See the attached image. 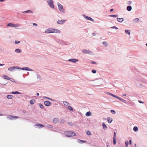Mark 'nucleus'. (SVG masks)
Wrapping results in <instances>:
<instances>
[{"label":"nucleus","instance_id":"0eeeda50","mask_svg":"<svg viewBox=\"0 0 147 147\" xmlns=\"http://www.w3.org/2000/svg\"><path fill=\"white\" fill-rule=\"evenodd\" d=\"M7 26L11 27L16 28L18 27V25L17 24H14L11 23H9L7 25Z\"/></svg>","mask_w":147,"mask_h":147},{"label":"nucleus","instance_id":"4468645a","mask_svg":"<svg viewBox=\"0 0 147 147\" xmlns=\"http://www.w3.org/2000/svg\"><path fill=\"white\" fill-rule=\"evenodd\" d=\"M69 61H71L73 63H76L78 61V59H71L68 60Z\"/></svg>","mask_w":147,"mask_h":147},{"label":"nucleus","instance_id":"dca6fc26","mask_svg":"<svg viewBox=\"0 0 147 147\" xmlns=\"http://www.w3.org/2000/svg\"><path fill=\"white\" fill-rule=\"evenodd\" d=\"M77 142L78 143L83 144L84 143H86V141L84 140H82L79 139H78L77 140Z\"/></svg>","mask_w":147,"mask_h":147},{"label":"nucleus","instance_id":"4c0bfd02","mask_svg":"<svg viewBox=\"0 0 147 147\" xmlns=\"http://www.w3.org/2000/svg\"><path fill=\"white\" fill-rule=\"evenodd\" d=\"M9 80L11 81V82H14V83H16V84H18L16 81H15V80L13 79L12 78H11V79H10Z\"/></svg>","mask_w":147,"mask_h":147},{"label":"nucleus","instance_id":"5701e85b","mask_svg":"<svg viewBox=\"0 0 147 147\" xmlns=\"http://www.w3.org/2000/svg\"><path fill=\"white\" fill-rule=\"evenodd\" d=\"M85 115L87 117L90 116L92 115V113L90 111H88L86 113Z\"/></svg>","mask_w":147,"mask_h":147},{"label":"nucleus","instance_id":"680f3d73","mask_svg":"<svg viewBox=\"0 0 147 147\" xmlns=\"http://www.w3.org/2000/svg\"><path fill=\"white\" fill-rule=\"evenodd\" d=\"M49 100H50L51 101H53V102H55V99H53V98H50L49 99Z\"/></svg>","mask_w":147,"mask_h":147},{"label":"nucleus","instance_id":"20e7f679","mask_svg":"<svg viewBox=\"0 0 147 147\" xmlns=\"http://www.w3.org/2000/svg\"><path fill=\"white\" fill-rule=\"evenodd\" d=\"M20 117L17 116H13L12 115H10L9 116L7 117L8 119H9L11 120L16 119H17L19 118Z\"/></svg>","mask_w":147,"mask_h":147},{"label":"nucleus","instance_id":"c756f323","mask_svg":"<svg viewBox=\"0 0 147 147\" xmlns=\"http://www.w3.org/2000/svg\"><path fill=\"white\" fill-rule=\"evenodd\" d=\"M130 30H125V32L126 34H127L128 35H130Z\"/></svg>","mask_w":147,"mask_h":147},{"label":"nucleus","instance_id":"2eb2a0df","mask_svg":"<svg viewBox=\"0 0 147 147\" xmlns=\"http://www.w3.org/2000/svg\"><path fill=\"white\" fill-rule=\"evenodd\" d=\"M22 12L24 13H33V12L31 10H28L26 11H22Z\"/></svg>","mask_w":147,"mask_h":147},{"label":"nucleus","instance_id":"de8ad7c7","mask_svg":"<svg viewBox=\"0 0 147 147\" xmlns=\"http://www.w3.org/2000/svg\"><path fill=\"white\" fill-rule=\"evenodd\" d=\"M65 121V120L63 119H61L60 123H63Z\"/></svg>","mask_w":147,"mask_h":147},{"label":"nucleus","instance_id":"9b49d317","mask_svg":"<svg viewBox=\"0 0 147 147\" xmlns=\"http://www.w3.org/2000/svg\"><path fill=\"white\" fill-rule=\"evenodd\" d=\"M34 126L36 128L38 127V128H39V129H40L43 127H44L45 125H43L42 124H41V123H38L34 125Z\"/></svg>","mask_w":147,"mask_h":147},{"label":"nucleus","instance_id":"ddd939ff","mask_svg":"<svg viewBox=\"0 0 147 147\" xmlns=\"http://www.w3.org/2000/svg\"><path fill=\"white\" fill-rule=\"evenodd\" d=\"M66 20H58L57 22V23L58 24L60 25L62 24H63L65 21Z\"/></svg>","mask_w":147,"mask_h":147},{"label":"nucleus","instance_id":"393cba45","mask_svg":"<svg viewBox=\"0 0 147 147\" xmlns=\"http://www.w3.org/2000/svg\"><path fill=\"white\" fill-rule=\"evenodd\" d=\"M102 125L103 129L104 130H106L107 129V125L104 123H102Z\"/></svg>","mask_w":147,"mask_h":147},{"label":"nucleus","instance_id":"a878e982","mask_svg":"<svg viewBox=\"0 0 147 147\" xmlns=\"http://www.w3.org/2000/svg\"><path fill=\"white\" fill-rule=\"evenodd\" d=\"M21 50L19 49H17L15 50V51L17 53H20L21 52Z\"/></svg>","mask_w":147,"mask_h":147},{"label":"nucleus","instance_id":"c9c22d12","mask_svg":"<svg viewBox=\"0 0 147 147\" xmlns=\"http://www.w3.org/2000/svg\"><path fill=\"white\" fill-rule=\"evenodd\" d=\"M50 28H48L45 31V33H50Z\"/></svg>","mask_w":147,"mask_h":147},{"label":"nucleus","instance_id":"3c124183","mask_svg":"<svg viewBox=\"0 0 147 147\" xmlns=\"http://www.w3.org/2000/svg\"><path fill=\"white\" fill-rule=\"evenodd\" d=\"M47 126L48 128H53V127L52 125H48Z\"/></svg>","mask_w":147,"mask_h":147},{"label":"nucleus","instance_id":"cd10ccee","mask_svg":"<svg viewBox=\"0 0 147 147\" xmlns=\"http://www.w3.org/2000/svg\"><path fill=\"white\" fill-rule=\"evenodd\" d=\"M67 108L69 110H70L72 112L74 111V109L71 106H68Z\"/></svg>","mask_w":147,"mask_h":147},{"label":"nucleus","instance_id":"f704fd0d","mask_svg":"<svg viewBox=\"0 0 147 147\" xmlns=\"http://www.w3.org/2000/svg\"><path fill=\"white\" fill-rule=\"evenodd\" d=\"M109 16L110 17H117L118 16V15L115 14V15H109Z\"/></svg>","mask_w":147,"mask_h":147},{"label":"nucleus","instance_id":"09e8293b","mask_svg":"<svg viewBox=\"0 0 147 147\" xmlns=\"http://www.w3.org/2000/svg\"><path fill=\"white\" fill-rule=\"evenodd\" d=\"M24 119L28 120V121H31V119H32V118H31L29 117H28V118H24Z\"/></svg>","mask_w":147,"mask_h":147},{"label":"nucleus","instance_id":"8fccbe9b","mask_svg":"<svg viewBox=\"0 0 147 147\" xmlns=\"http://www.w3.org/2000/svg\"><path fill=\"white\" fill-rule=\"evenodd\" d=\"M68 124H69L71 126H73L74 125V124L72 123L71 122H68Z\"/></svg>","mask_w":147,"mask_h":147},{"label":"nucleus","instance_id":"6e6552de","mask_svg":"<svg viewBox=\"0 0 147 147\" xmlns=\"http://www.w3.org/2000/svg\"><path fill=\"white\" fill-rule=\"evenodd\" d=\"M82 16L84 18L88 20L91 21L92 22H94V20L91 17L87 16L84 14H83Z\"/></svg>","mask_w":147,"mask_h":147},{"label":"nucleus","instance_id":"a211bd4d","mask_svg":"<svg viewBox=\"0 0 147 147\" xmlns=\"http://www.w3.org/2000/svg\"><path fill=\"white\" fill-rule=\"evenodd\" d=\"M3 77L4 79H7L8 80H10L11 78H9L5 75H3L2 76Z\"/></svg>","mask_w":147,"mask_h":147},{"label":"nucleus","instance_id":"39448f33","mask_svg":"<svg viewBox=\"0 0 147 147\" xmlns=\"http://www.w3.org/2000/svg\"><path fill=\"white\" fill-rule=\"evenodd\" d=\"M19 68H18V69H20L22 70H25L27 71H33V70L32 69H29L28 67H19Z\"/></svg>","mask_w":147,"mask_h":147},{"label":"nucleus","instance_id":"e2e57ef3","mask_svg":"<svg viewBox=\"0 0 147 147\" xmlns=\"http://www.w3.org/2000/svg\"><path fill=\"white\" fill-rule=\"evenodd\" d=\"M138 101L140 103H144V102L143 101H141L140 100H138Z\"/></svg>","mask_w":147,"mask_h":147},{"label":"nucleus","instance_id":"f3484780","mask_svg":"<svg viewBox=\"0 0 147 147\" xmlns=\"http://www.w3.org/2000/svg\"><path fill=\"white\" fill-rule=\"evenodd\" d=\"M107 120L109 123H110L112 122L113 119L112 118L108 117L107 118Z\"/></svg>","mask_w":147,"mask_h":147},{"label":"nucleus","instance_id":"6ab92c4d","mask_svg":"<svg viewBox=\"0 0 147 147\" xmlns=\"http://www.w3.org/2000/svg\"><path fill=\"white\" fill-rule=\"evenodd\" d=\"M59 121V119L57 118H55L53 120V122L54 123H57Z\"/></svg>","mask_w":147,"mask_h":147},{"label":"nucleus","instance_id":"864d4df0","mask_svg":"<svg viewBox=\"0 0 147 147\" xmlns=\"http://www.w3.org/2000/svg\"><path fill=\"white\" fill-rule=\"evenodd\" d=\"M92 72L93 74H95L96 72V71L95 69H92Z\"/></svg>","mask_w":147,"mask_h":147},{"label":"nucleus","instance_id":"1a4fd4ad","mask_svg":"<svg viewBox=\"0 0 147 147\" xmlns=\"http://www.w3.org/2000/svg\"><path fill=\"white\" fill-rule=\"evenodd\" d=\"M138 81L144 83H146V81L144 80V78L140 76H138Z\"/></svg>","mask_w":147,"mask_h":147},{"label":"nucleus","instance_id":"774afa93","mask_svg":"<svg viewBox=\"0 0 147 147\" xmlns=\"http://www.w3.org/2000/svg\"><path fill=\"white\" fill-rule=\"evenodd\" d=\"M113 10H114V9H112H112H110V12H112V11H113Z\"/></svg>","mask_w":147,"mask_h":147},{"label":"nucleus","instance_id":"0e129e2a","mask_svg":"<svg viewBox=\"0 0 147 147\" xmlns=\"http://www.w3.org/2000/svg\"><path fill=\"white\" fill-rule=\"evenodd\" d=\"M129 144L130 145H131V143H132V141H131V140H129Z\"/></svg>","mask_w":147,"mask_h":147},{"label":"nucleus","instance_id":"aec40b11","mask_svg":"<svg viewBox=\"0 0 147 147\" xmlns=\"http://www.w3.org/2000/svg\"><path fill=\"white\" fill-rule=\"evenodd\" d=\"M117 20L119 22H121L124 20V19L123 18H117Z\"/></svg>","mask_w":147,"mask_h":147},{"label":"nucleus","instance_id":"7ed1b4c3","mask_svg":"<svg viewBox=\"0 0 147 147\" xmlns=\"http://www.w3.org/2000/svg\"><path fill=\"white\" fill-rule=\"evenodd\" d=\"M47 2L50 7L53 9L54 8V5L53 1L52 0H47Z\"/></svg>","mask_w":147,"mask_h":147},{"label":"nucleus","instance_id":"5fc2aeb1","mask_svg":"<svg viewBox=\"0 0 147 147\" xmlns=\"http://www.w3.org/2000/svg\"><path fill=\"white\" fill-rule=\"evenodd\" d=\"M91 63L92 64H95V65H96L97 64V63L96 62L93 61H91Z\"/></svg>","mask_w":147,"mask_h":147},{"label":"nucleus","instance_id":"412c9836","mask_svg":"<svg viewBox=\"0 0 147 147\" xmlns=\"http://www.w3.org/2000/svg\"><path fill=\"white\" fill-rule=\"evenodd\" d=\"M126 9L128 11H130L132 9V7L130 5H128L127 6Z\"/></svg>","mask_w":147,"mask_h":147},{"label":"nucleus","instance_id":"c85d7f7f","mask_svg":"<svg viewBox=\"0 0 147 147\" xmlns=\"http://www.w3.org/2000/svg\"><path fill=\"white\" fill-rule=\"evenodd\" d=\"M13 97V96L12 95L9 94L7 95L6 96V98L7 99H12V97Z\"/></svg>","mask_w":147,"mask_h":147},{"label":"nucleus","instance_id":"69168bd1","mask_svg":"<svg viewBox=\"0 0 147 147\" xmlns=\"http://www.w3.org/2000/svg\"><path fill=\"white\" fill-rule=\"evenodd\" d=\"M22 113L24 114H25L26 113V111L24 110L23 111Z\"/></svg>","mask_w":147,"mask_h":147},{"label":"nucleus","instance_id":"6e6d98bb","mask_svg":"<svg viewBox=\"0 0 147 147\" xmlns=\"http://www.w3.org/2000/svg\"><path fill=\"white\" fill-rule=\"evenodd\" d=\"M114 97L115 98H117V99H119V100H120V97H119L117 95H115L114 96Z\"/></svg>","mask_w":147,"mask_h":147},{"label":"nucleus","instance_id":"f03ea898","mask_svg":"<svg viewBox=\"0 0 147 147\" xmlns=\"http://www.w3.org/2000/svg\"><path fill=\"white\" fill-rule=\"evenodd\" d=\"M57 6L59 11L63 13L65 12V11L63 9V6L59 3H57Z\"/></svg>","mask_w":147,"mask_h":147},{"label":"nucleus","instance_id":"4be33fe9","mask_svg":"<svg viewBox=\"0 0 147 147\" xmlns=\"http://www.w3.org/2000/svg\"><path fill=\"white\" fill-rule=\"evenodd\" d=\"M11 94H22V93L20 92H19L18 91H12L10 93Z\"/></svg>","mask_w":147,"mask_h":147},{"label":"nucleus","instance_id":"603ef678","mask_svg":"<svg viewBox=\"0 0 147 147\" xmlns=\"http://www.w3.org/2000/svg\"><path fill=\"white\" fill-rule=\"evenodd\" d=\"M111 28H112V29H118V28L116 26H113L111 27Z\"/></svg>","mask_w":147,"mask_h":147},{"label":"nucleus","instance_id":"4d7b16f0","mask_svg":"<svg viewBox=\"0 0 147 147\" xmlns=\"http://www.w3.org/2000/svg\"><path fill=\"white\" fill-rule=\"evenodd\" d=\"M20 42L18 40H15V44H18L20 43Z\"/></svg>","mask_w":147,"mask_h":147},{"label":"nucleus","instance_id":"bf43d9fd","mask_svg":"<svg viewBox=\"0 0 147 147\" xmlns=\"http://www.w3.org/2000/svg\"><path fill=\"white\" fill-rule=\"evenodd\" d=\"M43 98H44V99H45V98H46L47 99H48V100H49L50 98L48 97H46V96H43Z\"/></svg>","mask_w":147,"mask_h":147},{"label":"nucleus","instance_id":"79ce46f5","mask_svg":"<svg viewBox=\"0 0 147 147\" xmlns=\"http://www.w3.org/2000/svg\"><path fill=\"white\" fill-rule=\"evenodd\" d=\"M86 134L87 135H89V136L91 135V132L89 131H88L86 132Z\"/></svg>","mask_w":147,"mask_h":147},{"label":"nucleus","instance_id":"b1692460","mask_svg":"<svg viewBox=\"0 0 147 147\" xmlns=\"http://www.w3.org/2000/svg\"><path fill=\"white\" fill-rule=\"evenodd\" d=\"M35 101V100L34 99H32L30 101V103L31 105H33L34 104Z\"/></svg>","mask_w":147,"mask_h":147},{"label":"nucleus","instance_id":"ea45409f","mask_svg":"<svg viewBox=\"0 0 147 147\" xmlns=\"http://www.w3.org/2000/svg\"><path fill=\"white\" fill-rule=\"evenodd\" d=\"M126 147H127L129 145V143L127 140H126L125 142Z\"/></svg>","mask_w":147,"mask_h":147},{"label":"nucleus","instance_id":"c03bdc74","mask_svg":"<svg viewBox=\"0 0 147 147\" xmlns=\"http://www.w3.org/2000/svg\"><path fill=\"white\" fill-rule=\"evenodd\" d=\"M36 76H37V79H39L38 80L39 81H40L41 80V77L40 76H39L38 74H36Z\"/></svg>","mask_w":147,"mask_h":147},{"label":"nucleus","instance_id":"bb28decb","mask_svg":"<svg viewBox=\"0 0 147 147\" xmlns=\"http://www.w3.org/2000/svg\"><path fill=\"white\" fill-rule=\"evenodd\" d=\"M105 93L107 95H111L113 97H114V96L115 95H114V94H112L111 93H110L109 92H105Z\"/></svg>","mask_w":147,"mask_h":147},{"label":"nucleus","instance_id":"f8f14e48","mask_svg":"<svg viewBox=\"0 0 147 147\" xmlns=\"http://www.w3.org/2000/svg\"><path fill=\"white\" fill-rule=\"evenodd\" d=\"M44 105L46 106H49L52 105L51 102L49 100L45 101L44 102Z\"/></svg>","mask_w":147,"mask_h":147},{"label":"nucleus","instance_id":"052dcab7","mask_svg":"<svg viewBox=\"0 0 147 147\" xmlns=\"http://www.w3.org/2000/svg\"><path fill=\"white\" fill-rule=\"evenodd\" d=\"M116 133L115 132H114V134H113V137L114 138H116Z\"/></svg>","mask_w":147,"mask_h":147},{"label":"nucleus","instance_id":"7c9ffc66","mask_svg":"<svg viewBox=\"0 0 147 147\" xmlns=\"http://www.w3.org/2000/svg\"><path fill=\"white\" fill-rule=\"evenodd\" d=\"M54 32L59 33H60V31L57 29L54 28Z\"/></svg>","mask_w":147,"mask_h":147},{"label":"nucleus","instance_id":"473e14b6","mask_svg":"<svg viewBox=\"0 0 147 147\" xmlns=\"http://www.w3.org/2000/svg\"><path fill=\"white\" fill-rule=\"evenodd\" d=\"M63 103L64 105L66 106H68V105H70V104L69 102H68L66 101H64L63 102Z\"/></svg>","mask_w":147,"mask_h":147},{"label":"nucleus","instance_id":"a19ab883","mask_svg":"<svg viewBox=\"0 0 147 147\" xmlns=\"http://www.w3.org/2000/svg\"><path fill=\"white\" fill-rule=\"evenodd\" d=\"M39 105L40 108L42 109H43L44 108V106L41 103H39Z\"/></svg>","mask_w":147,"mask_h":147},{"label":"nucleus","instance_id":"72a5a7b5","mask_svg":"<svg viewBox=\"0 0 147 147\" xmlns=\"http://www.w3.org/2000/svg\"><path fill=\"white\" fill-rule=\"evenodd\" d=\"M139 20V19L138 18H136L134 19L133 20V22L134 23H135L138 22Z\"/></svg>","mask_w":147,"mask_h":147},{"label":"nucleus","instance_id":"2f4dec72","mask_svg":"<svg viewBox=\"0 0 147 147\" xmlns=\"http://www.w3.org/2000/svg\"><path fill=\"white\" fill-rule=\"evenodd\" d=\"M138 129L137 126H134L133 128V130L135 132L137 131L138 130Z\"/></svg>","mask_w":147,"mask_h":147},{"label":"nucleus","instance_id":"9d476101","mask_svg":"<svg viewBox=\"0 0 147 147\" xmlns=\"http://www.w3.org/2000/svg\"><path fill=\"white\" fill-rule=\"evenodd\" d=\"M19 66H13L9 68L8 70L11 71H13L15 70V69H18Z\"/></svg>","mask_w":147,"mask_h":147},{"label":"nucleus","instance_id":"37998d69","mask_svg":"<svg viewBox=\"0 0 147 147\" xmlns=\"http://www.w3.org/2000/svg\"><path fill=\"white\" fill-rule=\"evenodd\" d=\"M113 114H115L116 113V112L113 109H111L110 111Z\"/></svg>","mask_w":147,"mask_h":147},{"label":"nucleus","instance_id":"a18cd8bd","mask_svg":"<svg viewBox=\"0 0 147 147\" xmlns=\"http://www.w3.org/2000/svg\"><path fill=\"white\" fill-rule=\"evenodd\" d=\"M54 29L53 28H50V33H54Z\"/></svg>","mask_w":147,"mask_h":147},{"label":"nucleus","instance_id":"338daca9","mask_svg":"<svg viewBox=\"0 0 147 147\" xmlns=\"http://www.w3.org/2000/svg\"><path fill=\"white\" fill-rule=\"evenodd\" d=\"M33 25L34 26H37L38 25L37 24L35 23H33Z\"/></svg>","mask_w":147,"mask_h":147},{"label":"nucleus","instance_id":"49530a36","mask_svg":"<svg viewBox=\"0 0 147 147\" xmlns=\"http://www.w3.org/2000/svg\"><path fill=\"white\" fill-rule=\"evenodd\" d=\"M102 44L106 46V47L108 45V44L107 42L105 41H104L102 42Z\"/></svg>","mask_w":147,"mask_h":147},{"label":"nucleus","instance_id":"e433bc0d","mask_svg":"<svg viewBox=\"0 0 147 147\" xmlns=\"http://www.w3.org/2000/svg\"><path fill=\"white\" fill-rule=\"evenodd\" d=\"M113 144L114 145H115L116 143V138H113Z\"/></svg>","mask_w":147,"mask_h":147},{"label":"nucleus","instance_id":"13d9d810","mask_svg":"<svg viewBox=\"0 0 147 147\" xmlns=\"http://www.w3.org/2000/svg\"><path fill=\"white\" fill-rule=\"evenodd\" d=\"M138 87H142L143 86V85L141 84H140L139 85H136Z\"/></svg>","mask_w":147,"mask_h":147},{"label":"nucleus","instance_id":"423d86ee","mask_svg":"<svg viewBox=\"0 0 147 147\" xmlns=\"http://www.w3.org/2000/svg\"><path fill=\"white\" fill-rule=\"evenodd\" d=\"M82 51L84 54H88L91 55L92 54V52L91 51L89 50H87L85 49L82 50Z\"/></svg>","mask_w":147,"mask_h":147},{"label":"nucleus","instance_id":"58836bf2","mask_svg":"<svg viewBox=\"0 0 147 147\" xmlns=\"http://www.w3.org/2000/svg\"><path fill=\"white\" fill-rule=\"evenodd\" d=\"M121 100L122 102H123L124 103H127V101L121 98H120V99L119 100Z\"/></svg>","mask_w":147,"mask_h":147},{"label":"nucleus","instance_id":"f257e3e1","mask_svg":"<svg viewBox=\"0 0 147 147\" xmlns=\"http://www.w3.org/2000/svg\"><path fill=\"white\" fill-rule=\"evenodd\" d=\"M64 133L65 134V136L67 137L71 138L76 136V133L72 131H65Z\"/></svg>","mask_w":147,"mask_h":147}]
</instances>
